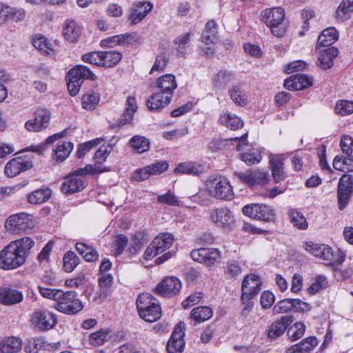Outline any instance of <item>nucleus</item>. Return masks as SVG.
<instances>
[{
	"label": "nucleus",
	"instance_id": "f257e3e1",
	"mask_svg": "<svg viewBox=\"0 0 353 353\" xmlns=\"http://www.w3.org/2000/svg\"><path fill=\"white\" fill-rule=\"evenodd\" d=\"M34 245V240L28 236L10 241L0 251V268L9 270L21 266Z\"/></svg>",
	"mask_w": 353,
	"mask_h": 353
},
{
	"label": "nucleus",
	"instance_id": "f03ea898",
	"mask_svg": "<svg viewBox=\"0 0 353 353\" xmlns=\"http://www.w3.org/2000/svg\"><path fill=\"white\" fill-rule=\"evenodd\" d=\"M65 79L68 90L71 96H76L79 92L85 80L90 81L94 89L97 87V76L85 65H77L70 69Z\"/></svg>",
	"mask_w": 353,
	"mask_h": 353
},
{
	"label": "nucleus",
	"instance_id": "7ed1b4c3",
	"mask_svg": "<svg viewBox=\"0 0 353 353\" xmlns=\"http://www.w3.org/2000/svg\"><path fill=\"white\" fill-rule=\"evenodd\" d=\"M139 316L144 321L154 322L161 317V307L159 301L148 293L140 294L136 301Z\"/></svg>",
	"mask_w": 353,
	"mask_h": 353
},
{
	"label": "nucleus",
	"instance_id": "20e7f679",
	"mask_svg": "<svg viewBox=\"0 0 353 353\" xmlns=\"http://www.w3.org/2000/svg\"><path fill=\"white\" fill-rule=\"evenodd\" d=\"M261 21L265 23L272 34L278 37H281L285 32V26L283 23L285 19V10L278 7L263 10L261 14Z\"/></svg>",
	"mask_w": 353,
	"mask_h": 353
},
{
	"label": "nucleus",
	"instance_id": "39448f33",
	"mask_svg": "<svg viewBox=\"0 0 353 353\" xmlns=\"http://www.w3.org/2000/svg\"><path fill=\"white\" fill-rule=\"evenodd\" d=\"M54 307L63 314L73 315L81 311L83 305L77 298V294L74 291L64 292L61 290Z\"/></svg>",
	"mask_w": 353,
	"mask_h": 353
},
{
	"label": "nucleus",
	"instance_id": "423d86ee",
	"mask_svg": "<svg viewBox=\"0 0 353 353\" xmlns=\"http://www.w3.org/2000/svg\"><path fill=\"white\" fill-rule=\"evenodd\" d=\"M210 194L218 199L232 200L234 197L232 187L228 179L223 176H211L207 181Z\"/></svg>",
	"mask_w": 353,
	"mask_h": 353
},
{
	"label": "nucleus",
	"instance_id": "0eeeda50",
	"mask_svg": "<svg viewBox=\"0 0 353 353\" xmlns=\"http://www.w3.org/2000/svg\"><path fill=\"white\" fill-rule=\"evenodd\" d=\"M34 226L33 215L25 212L12 214L5 222V228L11 234L27 232Z\"/></svg>",
	"mask_w": 353,
	"mask_h": 353
},
{
	"label": "nucleus",
	"instance_id": "6e6552de",
	"mask_svg": "<svg viewBox=\"0 0 353 353\" xmlns=\"http://www.w3.org/2000/svg\"><path fill=\"white\" fill-rule=\"evenodd\" d=\"M243 214L256 220L270 222L275 219L274 210L269 205L259 203H252L244 206L242 209Z\"/></svg>",
	"mask_w": 353,
	"mask_h": 353
},
{
	"label": "nucleus",
	"instance_id": "1a4fd4ad",
	"mask_svg": "<svg viewBox=\"0 0 353 353\" xmlns=\"http://www.w3.org/2000/svg\"><path fill=\"white\" fill-rule=\"evenodd\" d=\"M210 220L217 227L230 229L234 224L233 212L228 208H218L210 211Z\"/></svg>",
	"mask_w": 353,
	"mask_h": 353
},
{
	"label": "nucleus",
	"instance_id": "9d476101",
	"mask_svg": "<svg viewBox=\"0 0 353 353\" xmlns=\"http://www.w3.org/2000/svg\"><path fill=\"white\" fill-rule=\"evenodd\" d=\"M181 289V283L176 276L165 277L155 288L154 292L167 298L177 295Z\"/></svg>",
	"mask_w": 353,
	"mask_h": 353
},
{
	"label": "nucleus",
	"instance_id": "9b49d317",
	"mask_svg": "<svg viewBox=\"0 0 353 353\" xmlns=\"http://www.w3.org/2000/svg\"><path fill=\"white\" fill-rule=\"evenodd\" d=\"M185 323L179 322L168 341L166 349L168 353H181L185 347Z\"/></svg>",
	"mask_w": 353,
	"mask_h": 353
},
{
	"label": "nucleus",
	"instance_id": "f8f14e48",
	"mask_svg": "<svg viewBox=\"0 0 353 353\" xmlns=\"http://www.w3.org/2000/svg\"><path fill=\"white\" fill-rule=\"evenodd\" d=\"M310 309L308 303L297 299H285L274 305L272 309L274 314L285 313L291 310L295 312L307 311Z\"/></svg>",
	"mask_w": 353,
	"mask_h": 353
},
{
	"label": "nucleus",
	"instance_id": "ddd939ff",
	"mask_svg": "<svg viewBox=\"0 0 353 353\" xmlns=\"http://www.w3.org/2000/svg\"><path fill=\"white\" fill-rule=\"evenodd\" d=\"M314 79L310 75L298 73L291 75L284 81V87L289 90H301L313 85Z\"/></svg>",
	"mask_w": 353,
	"mask_h": 353
},
{
	"label": "nucleus",
	"instance_id": "4468645a",
	"mask_svg": "<svg viewBox=\"0 0 353 353\" xmlns=\"http://www.w3.org/2000/svg\"><path fill=\"white\" fill-rule=\"evenodd\" d=\"M262 282L259 276L250 274L246 276L242 282L241 299L246 300L248 297H254L261 290Z\"/></svg>",
	"mask_w": 353,
	"mask_h": 353
},
{
	"label": "nucleus",
	"instance_id": "2eb2a0df",
	"mask_svg": "<svg viewBox=\"0 0 353 353\" xmlns=\"http://www.w3.org/2000/svg\"><path fill=\"white\" fill-rule=\"evenodd\" d=\"M50 112H41L26 122L25 128L30 132H41L50 126Z\"/></svg>",
	"mask_w": 353,
	"mask_h": 353
},
{
	"label": "nucleus",
	"instance_id": "dca6fc26",
	"mask_svg": "<svg viewBox=\"0 0 353 353\" xmlns=\"http://www.w3.org/2000/svg\"><path fill=\"white\" fill-rule=\"evenodd\" d=\"M32 321L41 330H48L57 323L56 316L46 310H38L33 313Z\"/></svg>",
	"mask_w": 353,
	"mask_h": 353
},
{
	"label": "nucleus",
	"instance_id": "f3484780",
	"mask_svg": "<svg viewBox=\"0 0 353 353\" xmlns=\"http://www.w3.org/2000/svg\"><path fill=\"white\" fill-rule=\"evenodd\" d=\"M247 134L243 135L240 138L235 137V138H230V139H220V138H214L210 141L208 145V149L211 152H216L221 150H223L226 148V146L228 145V143L233 140L238 141L239 143L236 145L237 150H241L242 149L241 145H248V141H247Z\"/></svg>",
	"mask_w": 353,
	"mask_h": 353
},
{
	"label": "nucleus",
	"instance_id": "a211bd4d",
	"mask_svg": "<svg viewBox=\"0 0 353 353\" xmlns=\"http://www.w3.org/2000/svg\"><path fill=\"white\" fill-rule=\"evenodd\" d=\"M32 166V163L21 157L14 158L7 163L5 167V174L8 177H14L26 171Z\"/></svg>",
	"mask_w": 353,
	"mask_h": 353
},
{
	"label": "nucleus",
	"instance_id": "6ab92c4d",
	"mask_svg": "<svg viewBox=\"0 0 353 353\" xmlns=\"http://www.w3.org/2000/svg\"><path fill=\"white\" fill-rule=\"evenodd\" d=\"M294 320L292 315H287L272 323L268 332V338L275 339L281 336Z\"/></svg>",
	"mask_w": 353,
	"mask_h": 353
},
{
	"label": "nucleus",
	"instance_id": "aec40b11",
	"mask_svg": "<svg viewBox=\"0 0 353 353\" xmlns=\"http://www.w3.org/2000/svg\"><path fill=\"white\" fill-rule=\"evenodd\" d=\"M22 292L12 288H0V303L5 305H12L22 302Z\"/></svg>",
	"mask_w": 353,
	"mask_h": 353
},
{
	"label": "nucleus",
	"instance_id": "412c9836",
	"mask_svg": "<svg viewBox=\"0 0 353 353\" xmlns=\"http://www.w3.org/2000/svg\"><path fill=\"white\" fill-rule=\"evenodd\" d=\"M319 50L317 64L322 70L331 68L334 65V59L339 54V50L335 47H330Z\"/></svg>",
	"mask_w": 353,
	"mask_h": 353
},
{
	"label": "nucleus",
	"instance_id": "4be33fe9",
	"mask_svg": "<svg viewBox=\"0 0 353 353\" xmlns=\"http://www.w3.org/2000/svg\"><path fill=\"white\" fill-rule=\"evenodd\" d=\"M84 188V181L81 178L70 175L62 183L61 190L64 194L69 195L80 192Z\"/></svg>",
	"mask_w": 353,
	"mask_h": 353
},
{
	"label": "nucleus",
	"instance_id": "5701e85b",
	"mask_svg": "<svg viewBox=\"0 0 353 353\" xmlns=\"http://www.w3.org/2000/svg\"><path fill=\"white\" fill-rule=\"evenodd\" d=\"M172 94L164 93L158 92L151 96L147 101L146 105L150 110H158L161 108H164L167 105L170 103Z\"/></svg>",
	"mask_w": 353,
	"mask_h": 353
},
{
	"label": "nucleus",
	"instance_id": "b1692460",
	"mask_svg": "<svg viewBox=\"0 0 353 353\" xmlns=\"http://www.w3.org/2000/svg\"><path fill=\"white\" fill-rule=\"evenodd\" d=\"M81 34V28L74 20H66L63 28L64 38L70 43H76Z\"/></svg>",
	"mask_w": 353,
	"mask_h": 353
},
{
	"label": "nucleus",
	"instance_id": "393cba45",
	"mask_svg": "<svg viewBox=\"0 0 353 353\" xmlns=\"http://www.w3.org/2000/svg\"><path fill=\"white\" fill-rule=\"evenodd\" d=\"M339 39V33L336 28L330 27L325 29L319 35L316 46V49L321 47H328L336 41Z\"/></svg>",
	"mask_w": 353,
	"mask_h": 353
},
{
	"label": "nucleus",
	"instance_id": "a878e982",
	"mask_svg": "<svg viewBox=\"0 0 353 353\" xmlns=\"http://www.w3.org/2000/svg\"><path fill=\"white\" fill-rule=\"evenodd\" d=\"M319 258L327 261L328 265L332 266L341 265L345 260V254L340 251L333 252L332 249L327 245L323 248Z\"/></svg>",
	"mask_w": 353,
	"mask_h": 353
},
{
	"label": "nucleus",
	"instance_id": "bb28decb",
	"mask_svg": "<svg viewBox=\"0 0 353 353\" xmlns=\"http://www.w3.org/2000/svg\"><path fill=\"white\" fill-rule=\"evenodd\" d=\"M201 40L207 45L214 44L219 41L217 23L214 20L208 21L202 32Z\"/></svg>",
	"mask_w": 353,
	"mask_h": 353
},
{
	"label": "nucleus",
	"instance_id": "cd10ccee",
	"mask_svg": "<svg viewBox=\"0 0 353 353\" xmlns=\"http://www.w3.org/2000/svg\"><path fill=\"white\" fill-rule=\"evenodd\" d=\"M155 84L156 87L160 89V92L164 93V94L168 93L173 94V91L177 86L175 77L170 74L158 78Z\"/></svg>",
	"mask_w": 353,
	"mask_h": 353
},
{
	"label": "nucleus",
	"instance_id": "c85d7f7f",
	"mask_svg": "<svg viewBox=\"0 0 353 353\" xmlns=\"http://www.w3.org/2000/svg\"><path fill=\"white\" fill-rule=\"evenodd\" d=\"M99 290L97 292L98 297L101 299L106 298L110 294L113 283L112 274H100L98 279Z\"/></svg>",
	"mask_w": 353,
	"mask_h": 353
},
{
	"label": "nucleus",
	"instance_id": "c756f323",
	"mask_svg": "<svg viewBox=\"0 0 353 353\" xmlns=\"http://www.w3.org/2000/svg\"><path fill=\"white\" fill-rule=\"evenodd\" d=\"M318 343L317 339L314 336H309L300 343L292 345L288 350L289 353H307Z\"/></svg>",
	"mask_w": 353,
	"mask_h": 353
},
{
	"label": "nucleus",
	"instance_id": "7c9ffc66",
	"mask_svg": "<svg viewBox=\"0 0 353 353\" xmlns=\"http://www.w3.org/2000/svg\"><path fill=\"white\" fill-rule=\"evenodd\" d=\"M204 168L202 165L194 162H184L179 163L174 170L176 174H186L199 175L203 173Z\"/></svg>",
	"mask_w": 353,
	"mask_h": 353
},
{
	"label": "nucleus",
	"instance_id": "2f4dec72",
	"mask_svg": "<svg viewBox=\"0 0 353 353\" xmlns=\"http://www.w3.org/2000/svg\"><path fill=\"white\" fill-rule=\"evenodd\" d=\"M21 344L20 338L8 337L0 342V352L1 353H17L21 350Z\"/></svg>",
	"mask_w": 353,
	"mask_h": 353
},
{
	"label": "nucleus",
	"instance_id": "473e14b6",
	"mask_svg": "<svg viewBox=\"0 0 353 353\" xmlns=\"http://www.w3.org/2000/svg\"><path fill=\"white\" fill-rule=\"evenodd\" d=\"M219 121L221 124L232 130H238L243 126L242 119L232 112H225L221 116Z\"/></svg>",
	"mask_w": 353,
	"mask_h": 353
},
{
	"label": "nucleus",
	"instance_id": "72a5a7b5",
	"mask_svg": "<svg viewBox=\"0 0 353 353\" xmlns=\"http://www.w3.org/2000/svg\"><path fill=\"white\" fill-rule=\"evenodd\" d=\"M212 310L208 306H199L192 310L190 318L194 321V325L204 322L212 316Z\"/></svg>",
	"mask_w": 353,
	"mask_h": 353
},
{
	"label": "nucleus",
	"instance_id": "f704fd0d",
	"mask_svg": "<svg viewBox=\"0 0 353 353\" xmlns=\"http://www.w3.org/2000/svg\"><path fill=\"white\" fill-rule=\"evenodd\" d=\"M174 237L170 233L160 234L152 241L156 250L159 254L170 248L173 243Z\"/></svg>",
	"mask_w": 353,
	"mask_h": 353
},
{
	"label": "nucleus",
	"instance_id": "c9c22d12",
	"mask_svg": "<svg viewBox=\"0 0 353 353\" xmlns=\"http://www.w3.org/2000/svg\"><path fill=\"white\" fill-rule=\"evenodd\" d=\"M191 32L180 34L174 40V45L178 57H183L190 46Z\"/></svg>",
	"mask_w": 353,
	"mask_h": 353
},
{
	"label": "nucleus",
	"instance_id": "e433bc0d",
	"mask_svg": "<svg viewBox=\"0 0 353 353\" xmlns=\"http://www.w3.org/2000/svg\"><path fill=\"white\" fill-rule=\"evenodd\" d=\"M50 196V189L48 188H42L29 194L28 196V201L31 204H41L47 201Z\"/></svg>",
	"mask_w": 353,
	"mask_h": 353
},
{
	"label": "nucleus",
	"instance_id": "4c0bfd02",
	"mask_svg": "<svg viewBox=\"0 0 353 353\" xmlns=\"http://www.w3.org/2000/svg\"><path fill=\"white\" fill-rule=\"evenodd\" d=\"M101 54V66L106 68L115 66L122 58L121 53L116 50L102 51Z\"/></svg>",
	"mask_w": 353,
	"mask_h": 353
},
{
	"label": "nucleus",
	"instance_id": "58836bf2",
	"mask_svg": "<svg viewBox=\"0 0 353 353\" xmlns=\"http://www.w3.org/2000/svg\"><path fill=\"white\" fill-rule=\"evenodd\" d=\"M129 145L139 154L148 151L150 146L149 140L141 135L132 137L129 141Z\"/></svg>",
	"mask_w": 353,
	"mask_h": 353
},
{
	"label": "nucleus",
	"instance_id": "ea45409f",
	"mask_svg": "<svg viewBox=\"0 0 353 353\" xmlns=\"http://www.w3.org/2000/svg\"><path fill=\"white\" fill-rule=\"evenodd\" d=\"M272 176L278 183L285 177L283 170V163L279 157H274L270 161Z\"/></svg>",
	"mask_w": 353,
	"mask_h": 353
},
{
	"label": "nucleus",
	"instance_id": "a19ab883",
	"mask_svg": "<svg viewBox=\"0 0 353 353\" xmlns=\"http://www.w3.org/2000/svg\"><path fill=\"white\" fill-rule=\"evenodd\" d=\"M147 242V235L144 232L139 231L135 232L132 239V244L129 247L130 252L132 254H135Z\"/></svg>",
	"mask_w": 353,
	"mask_h": 353
},
{
	"label": "nucleus",
	"instance_id": "79ce46f5",
	"mask_svg": "<svg viewBox=\"0 0 353 353\" xmlns=\"http://www.w3.org/2000/svg\"><path fill=\"white\" fill-rule=\"evenodd\" d=\"M231 99L239 106L245 107L248 104V99L240 85H233L229 90Z\"/></svg>",
	"mask_w": 353,
	"mask_h": 353
},
{
	"label": "nucleus",
	"instance_id": "37998d69",
	"mask_svg": "<svg viewBox=\"0 0 353 353\" xmlns=\"http://www.w3.org/2000/svg\"><path fill=\"white\" fill-rule=\"evenodd\" d=\"M73 150V143L71 142H59L54 152L57 161H64Z\"/></svg>",
	"mask_w": 353,
	"mask_h": 353
},
{
	"label": "nucleus",
	"instance_id": "c03bdc74",
	"mask_svg": "<svg viewBox=\"0 0 353 353\" xmlns=\"http://www.w3.org/2000/svg\"><path fill=\"white\" fill-rule=\"evenodd\" d=\"M100 101V94L95 91L85 94L82 97V107L85 110H94Z\"/></svg>",
	"mask_w": 353,
	"mask_h": 353
},
{
	"label": "nucleus",
	"instance_id": "a18cd8bd",
	"mask_svg": "<svg viewBox=\"0 0 353 353\" xmlns=\"http://www.w3.org/2000/svg\"><path fill=\"white\" fill-rule=\"evenodd\" d=\"M291 223L300 230H305L307 228V222L305 216L299 211L291 209L288 212Z\"/></svg>",
	"mask_w": 353,
	"mask_h": 353
},
{
	"label": "nucleus",
	"instance_id": "49530a36",
	"mask_svg": "<svg viewBox=\"0 0 353 353\" xmlns=\"http://www.w3.org/2000/svg\"><path fill=\"white\" fill-rule=\"evenodd\" d=\"M305 330V325L301 322H296L288 329L287 334L292 341H296L301 339Z\"/></svg>",
	"mask_w": 353,
	"mask_h": 353
},
{
	"label": "nucleus",
	"instance_id": "de8ad7c7",
	"mask_svg": "<svg viewBox=\"0 0 353 353\" xmlns=\"http://www.w3.org/2000/svg\"><path fill=\"white\" fill-rule=\"evenodd\" d=\"M79 263V259L72 251L68 252L63 256V268L68 272H71Z\"/></svg>",
	"mask_w": 353,
	"mask_h": 353
},
{
	"label": "nucleus",
	"instance_id": "09e8293b",
	"mask_svg": "<svg viewBox=\"0 0 353 353\" xmlns=\"http://www.w3.org/2000/svg\"><path fill=\"white\" fill-rule=\"evenodd\" d=\"M240 158L247 165H250L259 163L262 157L260 152L257 149L253 148L241 154Z\"/></svg>",
	"mask_w": 353,
	"mask_h": 353
},
{
	"label": "nucleus",
	"instance_id": "8fccbe9b",
	"mask_svg": "<svg viewBox=\"0 0 353 353\" xmlns=\"http://www.w3.org/2000/svg\"><path fill=\"white\" fill-rule=\"evenodd\" d=\"M109 169H108L105 166L101 165H97L92 166L90 165H86L83 168H79L77 170H75L73 174L71 175L72 176H77L79 177L80 176L85 175L86 174H94V173H100L103 172L108 171Z\"/></svg>",
	"mask_w": 353,
	"mask_h": 353
},
{
	"label": "nucleus",
	"instance_id": "3c124183",
	"mask_svg": "<svg viewBox=\"0 0 353 353\" xmlns=\"http://www.w3.org/2000/svg\"><path fill=\"white\" fill-rule=\"evenodd\" d=\"M103 141V138L99 137L80 144L77 152V157L82 158L87 152L99 145Z\"/></svg>",
	"mask_w": 353,
	"mask_h": 353
},
{
	"label": "nucleus",
	"instance_id": "603ef678",
	"mask_svg": "<svg viewBox=\"0 0 353 353\" xmlns=\"http://www.w3.org/2000/svg\"><path fill=\"white\" fill-rule=\"evenodd\" d=\"M351 163H353L352 159L337 155L333 160V167L341 172L350 171L352 169L349 166Z\"/></svg>",
	"mask_w": 353,
	"mask_h": 353
},
{
	"label": "nucleus",
	"instance_id": "864d4df0",
	"mask_svg": "<svg viewBox=\"0 0 353 353\" xmlns=\"http://www.w3.org/2000/svg\"><path fill=\"white\" fill-rule=\"evenodd\" d=\"M327 285L328 281L327 278L325 276L319 275L308 288V292L310 294H314L320 290L326 288Z\"/></svg>",
	"mask_w": 353,
	"mask_h": 353
},
{
	"label": "nucleus",
	"instance_id": "5fc2aeb1",
	"mask_svg": "<svg viewBox=\"0 0 353 353\" xmlns=\"http://www.w3.org/2000/svg\"><path fill=\"white\" fill-rule=\"evenodd\" d=\"M109 339L108 330H100L92 333L90 336V343L92 345L99 346L103 345Z\"/></svg>",
	"mask_w": 353,
	"mask_h": 353
},
{
	"label": "nucleus",
	"instance_id": "6e6d98bb",
	"mask_svg": "<svg viewBox=\"0 0 353 353\" xmlns=\"http://www.w3.org/2000/svg\"><path fill=\"white\" fill-rule=\"evenodd\" d=\"M208 254H205L203 263L210 267L219 262L221 252L218 249L207 248Z\"/></svg>",
	"mask_w": 353,
	"mask_h": 353
},
{
	"label": "nucleus",
	"instance_id": "4d7b16f0",
	"mask_svg": "<svg viewBox=\"0 0 353 353\" xmlns=\"http://www.w3.org/2000/svg\"><path fill=\"white\" fill-rule=\"evenodd\" d=\"M33 46L41 53L49 54L51 51L50 44L47 38L40 35L33 39Z\"/></svg>",
	"mask_w": 353,
	"mask_h": 353
},
{
	"label": "nucleus",
	"instance_id": "13d9d810",
	"mask_svg": "<svg viewBox=\"0 0 353 353\" xmlns=\"http://www.w3.org/2000/svg\"><path fill=\"white\" fill-rule=\"evenodd\" d=\"M338 189L353 194V176L343 174L339 180Z\"/></svg>",
	"mask_w": 353,
	"mask_h": 353
},
{
	"label": "nucleus",
	"instance_id": "bf43d9fd",
	"mask_svg": "<svg viewBox=\"0 0 353 353\" xmlns=\"http://www.w3.org/2000/svg\"><path fill=\"white\" fill-rule=\"evenodd\" d=\"M215 77L214 85L222 88L232 79V73L227 70H220Z\"/></svg>",
	"mask_w": 353,
	"mask_h": 353
},
{
	"label": "nucleus",
	"instance_id": "052dcab7",
	"mask_svg": "<svg viewBox=\"0 0 353 353\" xmlns=\"http://www.w3.org/2000/svg\"><path fill=\"white\" fill-rule=\"evenodd\" d=\"M112 145H109L108 146L101 147L96 152L94 156V159L96 164L100 165L102 163L105 161L108 157L110 155L112 150Z\"/></svg>",
	"mask_w": 353,
	"mask_h": 353
},
{
	"label": "nucleus",
	"instance_id": "680f3d73",
	"mask_svg": "<svg viewBox=\"0 0 353 353\" xmlns=\"http://www.w3.org/2000/svg\"><path fill=\"white\" fill-rule=\"evenodd\" d=\"M157 201L160 203L167 204L171 206H179V201L174 194L169 190L165 194L159 195Z\"/></svg>",
	"mask_w": 353,
	"mask_h": 353
},
{
	"label": "nucleus",
	"instance_id": "e2e57ef3",
	"mask_svg": "<svg viewBox=\"0 0 353 353\" xmlns=\"http://www.w3.org/2000/svg\"><path fill=\"white\" fill-rule=\"evenodd\" d=\"M44 342L42 339L34 338L28 341L25 347L26 352L28 353H37L43 347Z\"/></svg>",
	"mask_w": 353,
	"mask_h": 353
},
{
	"label": "nucleus",
	"instance_id": "0e129e2a",
	"mask_svg": "<svg viewBox=\"0 0 353 353\" xmlns=\"http://www.w3.org/2000/svg\"><path fill=\"white\" fill-rule=\"evenodd\" d=\"M150 175H157L165 172L168 169V163L165 161H157L147 165Z\"/></svg>",
	"mask_w": 353,
	"mask_h": 353
},
{
	"label": "nucleus",
	"instance_id": "69168bd1",
	"mask_svg": "<svg viewBox=\"0 0 353 353\" xmlns=\"http://www.w3.org/2000/svg\"><path fill=\"white\" fill-rule=\"evenodd\" d=\"M210 192L200 191L194 195L190 196L192 201L198 203L201 205L207 206L211 203Z\"/></svg>",
	"mask_w": 353,
	"mask_h": 353
},
{
	"label": "nucleus",
	"instance_id": "338daca9",
	"mask_svg": "<svg viewBox=\"0 0 353 353\" xmlns=\"http://www.w3.org/2000/svg\"><path fill=\"white\" fill-rule=\"evenodd\" d=\"M353 12V0H343L339 5L336 14L338 17L343 19L345 14Z\"/></svg>",
	"mask_w": 353,
	"mask_h": 353
},
{
	"label": "nucleus",
	"instance_id": "774afa93",
	"mask_svg": "<svg viewBox=\"0 0 353 353\" xmlns=\"http://www.w3.org/2000/svg\"><path fill=\"white\" fill-rule=\"evenodd\" d=\"M253 184H264L268 181V173L259 169H252Z\"/></svg>",
	"mask_w": 353,
	"mask_h": 353
}]
</instances>
